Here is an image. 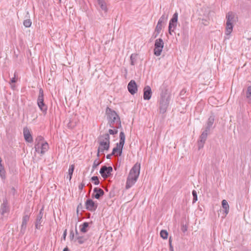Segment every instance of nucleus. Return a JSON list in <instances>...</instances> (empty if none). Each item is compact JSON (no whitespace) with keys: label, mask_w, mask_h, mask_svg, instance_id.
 <instances>
[{"label":"nucleus","mask_w":251,"mask_h":251,"mask_svg":"<svg viewBox=\"0 0 251 251\" xmlns=\"http://www.w3.org/2000/svg\"><path fill=\"white\" fill-rule=\"evenodd\" d=\"M140 164L136 163L130 171L126 182V188L128 189L136 182L140 174Z\"/></svg>","instance_id":"obj_1"},{"label":"nucleus","mask_w":251,"mask_h":251,"mask_svg":"<svg viewBox=\"0 0 251 251\" xmlns=\"http://www.w3.org/2000/svg\"><path fill=\"white\" fill-rule=\"evenodd\" d=\"M237 17L235 13L228 12L226 15V34L229 35L233 30V25L237 21Z\"/></svg>","instance_id":"obj_2"},{"label":"nucleus","mask_w":251,"mask_h":251,"mask_svg":"<svg viewBox=\"0 0 251 251\" xmlns=\"http://www.w3.org/2000/svg\"><path fill=\"white\" fill-rule=\"evenodd\" d=\"M170 100V96L168 94L167 90L162 92L160 95V100L159 101L160 113H164L166 112Z\"/></svg>","instance_id":"obj_3"},{"label":"nucleus","mask_w":251,"mask_h":251,"mask_svg":"<svg viewBox=\"0 0 251 251\" xmlns=\"http://www.w3.org/2000/svg\"><path fill=\"white\" fill-rule=\"evenodd\" d=\"M29 208L28 209H26L24 212V216L22 218L21 229L19 233V236H23L26 231L27 223L29 220L30 216V213L29 212Z\"/></svg>","instance_id":"obj_4"},{"label":"nucleus","mask_w":251,"mask_h":251,"mask_svg":"<svg viewBox=\"0 0 251 251\" xmlns=\"http://www.w3.org/2000/svg\"><path fill=\"white\" fill-rule=\"evenodd\" d=\"M37 105L43 114H46L48 106L44 102V91L41 88L39 89V95L37 98Z\"/></svg>","instance_id":"obj_5"},{"label":"nucleus","mask_w":251,"mask_h":251,"mask_svg":"<svg viewBox=\"0 0 251 251\" xmlns=\"http://www.w3.org/2000/svg\"><path fill=\"white\" fill-rule=\"evenodd\" d=\"M212 127L205 126L204 130L201 134L200 139L198 142L199 150L202 149L203 147L204 144L206 140L208 134L209 133L210 130Z\"/></svg>","instance_id":"obj_6"},{"label":"nucleus","mask_w":251,"mask_h":251,"mask_svg":"<svg viewBox=\"0 0 251 251\" xmlns=\"http://www.w3.org/2000/svg\"><path fill=\"white\" fill-rule=\"evenodd\" d=\"M164 43L162 39H156L154 44V54L156 56H159L163 48Z\"/></svg>","instance_id":"obj_7"},{"label":"nucleus","mask_w":251,"mask_h":251,"mask_svg":"<svg viewBox=\"0 0 251 251\" xmlns=\"http://www.w3.org/2000/svg\"><path fill=\"white\" fill-rule=\"evenodd\" d=\"M108 121L109 126L111 128H118L121 127L120 118L118 114L117 117H113L111 119H108Z\"/></svg>","instance_id":"obj_8"},{"label":"nucleus","mask_w":251,"mask_h":251,"mask_svg":"<svg viewBox=\"0 0 251 251\" xmlns=\"http://www.w3.org/2000/svg\"><path fill=\"white\" fill-rule=\"evenodd\" d=\"M113 168L111 166H102L100 171V173L104 178H107L110 176Z\"/></svg>","instance_id":"obj_9"},{"label":"nucleus","mask_w":251,"mask_h":251,"mask_svg":"<svg viewBox=\"0 0 251 251\" xmlns=\"http://www.w3.org/2000/svg\"><path fill=\"white\" fill-rule=\"evenodd\" d=\"M166 19L167 18L164 15H163L159 19L155 28V32L154 33V38H156L160 33L161 30H162L163 24H164V22L166 21Z\"/></svg>","instance_id":"obj_10"},{"label":"nucleus","mask_w":251,"mask_h":251,"mask_svg":"<svg viewBox=\"0 0 251 251\" xmlns=\"http://www.w3.org/2000/svg\"><path fill=\"white\" fill-rule=\"evenodd\" d=\"M10 211V207L8 205V202L7 199L5 198L3 200L2 203L0 206V212L2 215H4L5 213H9Z\"/></svg>","instance_id":"obj_11"},{"label":"nucleus","mask_w":251,"mask_h":251,"mask_svg":"<svg viewBox=\"0 0 251 251\" xmlns=\"http://www.w3.org/2000/svg\"><path fill=\"white\" fill-rule=\"evenodd\" d=\"M86 209L90 211H95L98 207V204L95 203L91 199H88L85 202Z\"/></svg>","instance_id":"obj_12"},{"label":"nucleus","mask_w":251,"mask_h":251,"mask_svg":"<svg viewBox=\"0 0 251 251\" xmlns=\"http://www.w3.org/2000/svg\"><path fill=\"white\" fill-rule=\"evenodd\" d=\"M127 89L129 91V92L131 95H134L135 94L137 91V86L136 84V83L135 82V80H131L128 83L127 85Z\"/></svg>","instance_id":"obj_13"},{"label":"nucleus","mask_w":251,"mask_h":251,"mask_svg":"<svg viewBox=\"0 0 251 251\" xmlns=\"http://www.w3.org/2000/svg\"><path fill=\"white\" fill-rule=\"evenodd\" d=\"M94 193L92 194V198H94L96 199H100V197L103 196L104 192L103 190L98 187H95L93 190Z\"/></svg>","instance_id":"obj_14"},{"label":"nucleus","mask_w":251,"mask_h":251,"mask_svg":"<svg viewBox=\"0 0 251 251\" xmlns=\"http://www.w3.org/2000/svg\"><path fill=\"white\" fill-rule=\"evenodd\" d=\"M23 134L25 140L29 143H31L33 141V138L29 130L27 127L24 128Z\"/></svg>","instance_id":"obj_15"},{"label":"nucleus","mask_w":251,"mask_h":251,"mask_svg":"<svg viewBox=\"0 0 251 251\" xmlns=\"http://www.w3.org/2000/svg\"><path fill=\"white\" fill-rule=\"evenodd\" d=\"M143 98L145 100H149L151 97L152 91L149 86H146L144 88Z\"/></svg>","instance_id":"obj_16"},{"label":"nucleus","mask_w":251,"mask_h":251,"mask_svg":"<svg viewBox=\"0 0 251 251\" xmlns=\"http://www.w3.org/2000/svg\"><path fill=\"white\" fill-rule=\"evenodd\" d=\"M44 137L42 136H38L35 141V150L36 152H39L41 143H44Z\"/></svg>","instance_id":"obj_17"},{"label":"nucleus","mask_w":251,"mask_h":251,"mask_svg":"<svg viewBox=\"0 0 251 251\" xmlns=\"http://www.w3.org/2000/svg\"><path fill=\"white\" fill-rule=\"evenodd\" d=\"M99 147L98 149L101 151V152H104V151H108L110 147V142L106 143L103 141L99 142Z\"/></svg>","instance_id":"obj_18"},{"label":"nucleus","mask_w":251,"mask_h":251,"mask_svg":"<svg viewBox=\"0 0 251 251\" xmlns=\"http://www.w3.org/2000/svg\"><path fill=\"white\" fill-rule=\"evenodd\" d=\"M106 114L107 115V119H109L112 118L113 117H117V113L111 108L107 107L106 109Z\"/></svg>","instance_id":"obj_19"},{"label":"nucleus","mask_w":251,"mask_h":251,"mask_svg":"<svg viewBox=\"0 0 251 251\" xmlns=\"http://www.w3.org/2000/svg\"><path fill=\"white\" fill-rule=\"evenodd\" d=\"M49 145L47 142L42 143L40 145V149L39 152L43 155L49 150Z\"/></svg>","instance_id":"obj_20"},{"label":"nucleus","mask_w":251,"mask_h":251,"mask_svg":"<svg viewBox=\"0 0 251 251\" xmlns=\"http://www.w3.org/2000/svg\"><path fill=\"white\" fill-rule=\"evenodd\" d=\"M75 234H76V240H77L78 243L79 244H83L87 240V238H86L83 236L78 235V231H77L76 227H75Z\"/></svg>","instance_id":"obj_21"},{"label":"nucleus","mask_w":251,"mask_h":251,"mask_svg":"<svg viewBox=\"0 0 251 251\" xmlns=\"http://www.w3.org/2000/svg\"><path fill=\"white\" fill-rule=\"evenodd\" d=\"M123 149V148H122L121 146H120L119 144H116V147L114 148L112 150V154H114L115 155L116 153L117 152L118 153L119 156H121L122 154Z\"/></svg>","instance_id":"obj_22"},{"label":"nucleus","mask_w":251,"mask_h":251,"mask_svg":"<svg viewBox=\"0 0 251 251\" xmlns=\"http://www.w3.org/2000/svg\"><path fill=\"white\" fill-rule=\"evenodd\" d=\"M98 4L101 9V10H103L104 12H107L108 9L107 7V5L106 2L104 0H97Z\"/></svg>","instance_id":"obj_23"},{"label":"nucleus","mask_w":251,"mask_h":251,"mask_svg":"<svg viewBox=\"0 0 251 251\" xmlns=\"http://www.w3.org/2000/svg\"><path fill=\"white\" fill-rule=\"evenodd\" d=\"M103 141L106 143L110 142V136L109 134L105 133L102 135H100L99 138L98 142Z\"/></svg>","instance_id":"obj_24"},{"label":"nucleus","mask_w":251,"mask_h":251,"mask_svg":"<svg viewBox=\"0 0 251 251\" xmlns=\"http://www.w3.org/2000/svg\"><path fill=\"white\" fill-rule=\"evenodd\" d=\"M222 205L223 209H224V213L225 214V216L228 213L229 206L228 204V202L226 200H223L222 201Z\"/></svg>","instance_id":"obj_25"},{"label":"nucleus","mask_w":251,"mask_h":251,"mask_svg":"<svg viewBox=\"0 0 251 251\" xmlns=\"http://www.w3.org/2000/svg\"><path fill=\"white\" fill-rule=\"evenodd\" d=\"M125 134L123 131H121L120 133V142L117 144H119L120 146H121L122 148H123L125 144Z\"/></svg>","instance_id":"obj_26"},{"label":"nucleus","mask_w":251,"mask_h":251,"mask_svg":"<svg viewBox=\"0 0 251 251\" xmlns=\"http://www.w3.org/2000/svg\"><path fill=\"white\" fill-rule=\"evenodd\" d=\"M89 227V223L87 222L83 223L80 226V231L83 233H86L88 231V227Z\"/></svg>","instance_id":"obj_27"},{"label":"nucleus","mask_w":251,"mask_h":251,"mask_svg":"<svg viewBox=\"0 0 251 251\" xmlns=\"http://www.w3.org/2000/svg\"><path fill=\"white\" fill-rule=\"evenodd\" d=\"M137 56V54L135 53H133L130 55V64L131 65H134L136 64Z\"/></svg>","instance_id":"obj_28"},{"label":"nucleus","mask_w":251,"mask_h":251,"mask_svg":"<svg viewBox=\"0 0 251 251\" xmlns=\"http://www.w3.org/2000/svg\"><path fill=\"white\" fill-rule=\"evenodd\" d=\"M77 124V122L76 121H74L73 119H70L69 122L67 124L68 127L70 128H74Z\"/></svg>","instance_id":"obj_29"},{"label":"nucleus","mask_w":251,"mask_h":251,"mask_svg":"<svg viewBox=\"0 0 251 251\" xmlns=\"http://www.w3.org/2000/svg\"><path fill=\"white\" fill-rule=\"evenodd\" d=\"M43 222L42 220L36 219L35 222V228L37 229H40L41 227L42 226V225L41 224Z\"/></svg>","instance_id":"obj_30"},{"label":"nucleus","mask_w":251,"mask_h":251,"mask_svg":"<svg viewBox=\"0 0 251 251\" xmlns=\"http://www.w3.org/2000/svg\"><path fill=\"white\" fill-rule=\"evenodd\" d=\"M214 117L213 116H210L208 119L207 123L206 124L208 126H210L212 127V125L214 123Z\"/></svg>","instance_id":"obj_31"},{"label":"nucleus","mask_w":251,"mask_h":251,"mask_svg":"<svg viewBox=\"0 0 251 251\" xmlns=\"http://www.w3.org/2000/svg\"><path fill=\"white\" fill-rule=\"evenodd\" d=\"M101 163V162L98 160V159H96L94 160L93 166H92V170L91 173H93L95 169Z\"/></svg>","instance_id":"obj_32"},{"label":"nucleus","mask_w":251,"mask_h":251,"mask_svg":"<svg viewBox=\"0 0 251 251\" xmlns=\"http://www.w3.org/2000/svg\"><path fill=\"white\" fill-rule=\"evenodd\" d=\"M246 98L249 100H251V86H248L246 92Z\"/></svg>","instance_id":"obj_33"},{"label":"nucleus","mask_w":251,"mask_h":251,"mask_svg":"<svg viewBox=\"0 0 251 251\" xmlns=\"http://www.w3.org/2000/svg\"><path fill=\"white\" fill-rule=\"evenodd\" d=\"M160 236L164 239H166L167 238L168 236V233L166 230H162L160 233Z\"/></svg>","instance_id":"obj_34"},{"label":"nucleus","mask_w":251,"mask_h":251,"mask_svg":"<svg viewBox=\"0 0 251 251\" xmlns=\"http://www.w3.org/2000/svg\"><path fill=\"white\" fill-rule=\"evenodd\" d=\"M32 22L30 19L25 20L23 22V25L26 27H29L31 25Z\"/></svg>","instance_id":"obj_35"},{"label":"nucleus","mask_w":251,"mask_h":251,"mask_svg":"<svg viewBox=\"0 0 251 251\" xmlns=\"http://www.w3.org/2000/svg\"><path fill=\"white\" fill-rule=\"evenodd\" d=\"M75 169V165L72 164L70 166L69 169L68 170V175L69 176H73V174Z\"/></svg>","instance_id":"obj_36"},{"label":"nucleus","mask_w":251,"mask_h":251,"mask_svg":"<svg viewBox=\"0 0 251 251\" xmlns=\"http://www.w3.org/2000/svg\"><path fill=\"white\" fill-rule=\"evenodd\" d=\"M91 180L94 181L95 185H98L100 183L99 177L97 176H94L92 177Z\"/></svg>","instance_id":"obj_37"},{"label":"nucleus","mask_w":251,"mask_h":251,"mask_svg":"<svg viewBox=\"0 0 251 251\" xmlns=\"http://www.w3.org/2000/svg\"><path fill=\"white\" fill-rule=\"evenodd\" d=\"M192 195L193 196V203L195 202L198 200L197 193L196 190L192 191Z\"/></svg>","instance_id":"obj_38"},{"label":"nucleus","mask_w":251,"mask_h":251,"mask_svg":"<svg viewBox=\"0 0 251 251\" xmlns=\"http://www.w3.org/2000/svg\"><path fill=\"white\" fill-rule=\"evenodd\" d=\"M172 26H173V18H172L170 19V22H169V33H170V35H172V32L173 31H172V29H171Z\"/></svg>","instance_id":"obj_39"},{"label":"nucleus","mask_w":251,"mask_h":251,"mask_svg":"<svg viewBox=\"0 0 251 251\" xmlns=\"http://www.w3.org/2000/svg\"><path fill=\"white\" fill-rule=\"evenodd\" d=\"M177 13H175L174 14V18H173V20H174V29L175 28V26H176V23L177 22Z\"/></svg>","instance_id":"obj_40"},{"label":"nucleus","mask_w":251,"mask_h":251,"mask_svg":"<svg viewBox=\"0 0 251 251\" xmlns=\"http://www.w3.org/2000/svg\"><path fill=\"white\" fill-rule=\"evenodd\" d=\"M43 208H42L38 214L37 215L36 219L42 220V217L43 215Z\"/></svg>","instance_id":"obj_41"},{"label":"nucleus","mask_w":251,"mask_h":251,"mask_svg":"<svg viewBox=\"0 0 251 251\" xmlns=\"http://www.w3.org/2000/svg\"><path fill=\"white\" fill-rule=\"evenodd\" d=\"M74 237H75V234H74V231L73 230H72L70 231V235H69L70 240L71 241L73 240L74 239Z\"/></svg>","instance_id":"obj_42"},{"label":"nucleus","mask_w":251,"mask_h":251,"mask_svg":"<svg viewBox=\"0 0 251 251\" xmlns=\"http://www.w3.org/2000/svg\"><path fill=\"white\" fill-rule=\"evenodd\" d=\"M108 132L110 134L114 135L118 133L117 130H113L111 129H109Z\"/></svg>","instance_id":"obj_43"},{"label":"nucleus","mask_w":251,"mask_h":251,"mask_svg":"<svg viewBox=\"0 0 251 251\" xmlns=\"http://www.w3.org/2000/svg\"><path fill=\"white\" fill-rule=\"evenodd\" d=\"M169 246H170V251H173V245L172 244L171 237H170V238H169Z\"/></svg>","instance_id":"obj_44"},{"label":"nucleus","mask_w":251,"mask_h":251,"mask_svg":"<svg viewBox=\"0 0 251 251\" xmlns=\"http://www.w3.org/2000/svg\"><path fill=\"white\" fill-rule=\"evenodd\" d=\"M67 229H66L64 231V232H63V236L62 237V239H63L64 240H66V236H67Z\"/></svg>","instance_id":"obj_45"},{"label":"nucleus","mask_w":251,"mask_h":251,"mask_svg":"<svg viewBox=\"0 0 251 251\" xmlns=\"http://www.w3.org/2000/svg\"><path fill=\"white\" fill-rule=\"evenodd\" d=\"M181 229L183 232H185L187 230V227L186 225H183L182 226Z\"/></svg>","instance_id":"obj_46"},{"label":"nucleus","mask_w":251,"mask_h":251,"mask_svg":"<svg viewBox=\"0 0 251 251\" xmlns=\"http://www.w3.org/2000/svg\"><path fill=\"white\" fill-rule=\"evenodd\" d=\"M85 184L84 183H81L78 186V189L80 190H82L83 189V187L84 186Z\"/></svg>","instance_id":"obj_47"},{"label":"nucleus","mask_w":251,"mask_h":251,"mask_svg":"<svg viewBox=\"0 0 251 251\" xmlns=\"http://www.w3.org/2000/svg\"><path fill=\"white\" fill-rule=\"evenodd\" d=\"M16 192V189H15L14 187H13L11 188V193L13 194V195H15Z\"/></svg>","instance_id":"obj_48"},{"label":"nucleus","mask_w":251,"mask_h":251,"mask_svg":"<svg viewBox=\"0 0 251 251\" xmlns=\"http://www.w3.org/2000/svg\"><path fill=\"white\" fill-rule=\"evenodd\" d=\"M112 155H114V154H112V153L111 154H107L106 155V158L108 159H111V156H112Z\"/></svg>","instance_id":"obj_49"},{"label":"nucleus","mask_w":251,"mask_h":251,"mask_svg":"<svg viewBox=\"0 0 251 251\" xmlns=\"http://www.w3.org/2000/svg\"><path fill=\"white\" fill-rule=\"evenodd\" d=\"M16 78L15 77H13L11 79V83H15L16 82Z\"/></svg>","instance_id":"obj_50"},{"label":"nucleus","mask_w":251,"mask_h":251,"mask_svg":"<svg viewBox=\"0 0 251 251\" xmlns=\"http://www.w3.org/2000/svg\"><path fill=\"white\" fill-rule=\"evenodd\" d=\"M100 152H101V151L99 150V149H98V151H97V156L98 157H100Z\"/></svg>","instance_id":"obj_51"},{"label":"nucleus","mask_w":251,"mask_h":251,"mask_svg":"<svg viewBox=\"0 0 251 251\" xmlns=\"http://www.w3.org/2000/svg\"><path fill=\"white\" fill-rule=\"evenodd\" d=\"M82 204L81 203H79L78 206H77V213L78 212V208H80V207H82Z\"/></svg>","instance_id":"obj_52"},{"label":"nucleus","mask_w":251,"mask_h":251,"mask_svg":"<svg viewBox=\"0 0 251 251\" xmlns=\"http://www.w3.org/2000/svg\"><path fill=\"white\" fill-rule=\"evenodd\" d=\"M63 251H70L68 247H66L63 249Z\"/></svg>","instance_id":"obj_53"},{"label":"nucleus","mask_w":251,"mask_h":251,"mask_svg":"<svg viewBox=\"0 0 251 251\" xmlns=\"http://www.w3.org/2000/svg\"><path fill=\"white\" fill-rule=\"evenodd\" d=\"M72 176H67V178H68L69 180H71L72 178Z\"/></svg>","instance_id":"obj_54"},{"label":"nucleus","mask_w":251,"mask_h":251,"mask_svg":"<svg viewBox=\"0 0 251 251\" xmlns=\"http://www.w3.org/2000/svg\"><path fill=\"white\" fill-rule=\"evenodd\" d=\"M59 2H61V0H59Z\"/></svg>","instance_id":"obj_55"}]
</instances>
